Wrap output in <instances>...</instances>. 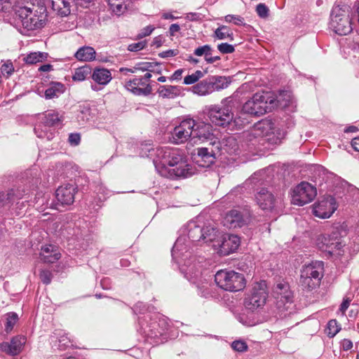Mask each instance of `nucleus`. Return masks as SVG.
I'll return each instance as SVG.
<instances>
[{"label": "nucleus", "mask_w": 359, "mask_h": 359, "mask_svg": "<svg viewBox=\"0 0 359 359\" xmlns=\"http://www.w3.org/2000/svg\"><path fill=\"white\" fill-rule=\"evenodd\" d=\"M316 194V189L313 186L302 182L292 189L291 201L294 205L302 206L312 201Z\"/></svg>", "instance_id": "obj_8"}, {"label": "nucleus", "mask_w": 359, "mask_h": 359, "mask_svg": "<svg viewBox=\"0 0 359 359\" xmlns=\"http://www.w3.org/2000/svg\"><path fill=\"white\" fill-rule=\"evenodd\" d=\"M313 215L320 219L330 218L337 209V203L334 197L327 196L313 205Z\"/></svg>", "instance_id": "obj_11"}, {"label": "nucleus", "mask_w": 359, "mask_h": 359, "mask_svg": "<svg viewBox=\"0 0 359 359\" xmlns=\"http://www.w3.org/2000/svg\"><path fill=\"white\" fill-rule=\"evenodd\" d=\"M271 130V122L263 120L255 124L251 133L255 137H260L267 135Z\"/></svg>", "instance_id": "obj_27"}, {"label": "nucleus", "mask_w": 359, "mask_h": 359, "mask_svg": "<svg viewBox=\"0 0 359 359\" xmlns=\"http://www.w3.org/2000/svg\"><path fill=\"white\" fill-rule=\"evenodd\" d=\"M192 91L194 93L201 96L213 93L212 86L209 81V77L194 86Z\"/></svg>", "instance_id": "obj_26"}, {"label": "nucleus", "mask_w": 359, "mask_h": 359, "mask_svg": "<svg viewBox=\"0 0 359 359\" xmlns=\"http://www.w3.org/2000/svg\"><path fill=\"white\" fill-rule=\"evenodd\" d=\"M154 29H155L154 27H153L151 25L145 27L138 34V37L143 38V37L150 35L152 33V32L154 30Z\"/></svg>", "instance_id": "obj_52"}, {"label": "nucleus", "mask_w": 359, "mask_h": 359, "mask_svg": "<svg viewBox=\"0 0 359 359\" xmlns=\"http://www.w3.org/2000/svg\"><path fill=\"white\" fill-rule=\"evenodd\" d=\"M154 67V63L151 62H140L135 66V70H141L142 72H153L152 68Z\"/></svg>", "instance_id": "obj_47"}, {"label": "nucleus", "mask_w": 359, "mask_h": 359, "mask_svg": "<svg viewBox=\"0 0 359 359\" xmlns=\"http://www.w3.org/2000/svg\"><path fill=\"white\" fill-rule=\"evenodd\" d=\"M183 73L182 69H179L176 70L172 75L170 76V80L175 81V80H180L182 77V74Z\"/></svg>", "instance_id": "obj_59"}, {"label": "nucleus", "mask_w": 359, "mask_h": 359, "mask_svg": "<svg viewBox=\"0 0 359 359\" xmlns=\"http://www.w3.org/2000/svg\"><path fill=\"white\" fill-rule=\"evenodd\" d=\"M224 21L227 23H233L238 26L245 25V19L242 16L237 15H226L224 16Z\"/></svg>", "instance_id": "obj_39"}, {"label": "nucleus", "mask_w": 359, "mask_h": 359, "mask_svg": "<svg viewBox=\"0 0 359 359\" xmlns=\"http://www.w3.org/2000/svg\"><path fill=\"white\" fill-rule=\"evenodd\" d=\"M152 74L147 72L143 76L136 77L129 80L125 84V88L137 95H148L151 93L150 79Z\"/></svg>", "instance_id": "obj_9"}, {"label": "nucleus", "mask_w": 359, "mask_h": 359, "mask_svg": "<svg viewBox=\"0 0 359 359\" xmlns=\"http://www.w3.org/2000/svg\"><path fill=\"white\" fill-rule=\"evenodd\" d=\"M231 348L238 352H245L248 350V346L243 340H235L231 343Z\"/></svg>", "instance_id": "obj_44"}, {"label": "nucleus", "mask_w": 359, "mask_h": 359, "mask_svg": "<svg viewBox=\"0 0 359 359\" xmlns=\"http://www.w3.org/2000/svg\"><path fill=\"white\" fill-rule=\"evenodd\" d=\"M273 294L280 306L292 302V294L287 283H278L274 287Z\"/></svg>", "instance_id": "obj_18"}, {"label": "nucleus", "mask_w": 359, "mask_h": 359, "mask_svg": "<svg viewBox=\"0 0 359 359\" xmlns=\"http://www.w3.org/2000/svg\"><path fill=\"white\" fill-rule=\"evenodd\" d=\"M13 190L9 191L7 194L0 192V201L5 203L9 201L13 198Z\"/></svg>", "instance_id": "obj_54"}, {"label": "nucleus", "mask_w": 359, "mask_h": 359, "mask_svg": "<svg viewBox=\"0 0 359 359\" xmlns=\"http://www.w3.org/2000/svg\"><path fill=\"white\" fill-rule=\"evenodd\" d=\"M108 4L114 13L117 15L123 14L126 8V0H107Z\"/></svg>", "instance_id": "obj_32"}, {"label": "nucleus", "mask_w": 359, "mask_h": 359, "mask_svg": "<svg viewBox=\"0 0 359 359\" xmlns=\"http://www.w3.org/2000/svg\"><path fill=\"white\" fill-rule=\"evenodd\" d=\"M194 126L195 121L192 118H187L181 121L172 133V142L178 144L187 142L189 139L192 140V132Z\"/></svg>", "instance_id": "obj_12"}, {"label": "nucleus", "mask_w": 359, "mask_h": 359, "mask_svg": "<svg viewBox=\"0 0 359 359\" xmlns=\"http://www.w3.org/2000/svg\"><path fill=\"white\" fill-rule=\"evenodd\" d=\"M341 348L344 351H348L353 348V342L348 339H344L341 342Z\"/></svg>", "instance_id": "obj_57"}, {"label": "nucleus", "mask_w": 359, "mask_h": 359, "mask_svg": "<svg viewBox=\"0 0 359 359\" xmlns=\"http://www.w3.org/2000/svg\"><path fill=\"white\" fill-rule=\"evenodd\" d=\"M276 108L275 95L269 92L257 93L245 102L243 111L254 116H261Z\"/></svg>", "instance_id": "obj_2"}, {"label": "nucleus", "mask_w": 359, "mask_h": 359, "mask_svg": "<svg viewBox=\"0 0 359 359\" xmlns=\"http://www.w3.org/2000/svg\"><path fill=\"white\" fill-rule=\"evenodd\" d=\"M18 320V316L15 313H8L7 314L6 318V331L7 332L11 331L13 328V326L17 323Z\"/></svg>", "instance_id": "obj_41"}, {"label": "nucleus", "mask_w": 359, "mask_h": 359, "mask_svg": "<svg viewBox=\"0 0 359 359\" xmlns=\"http://www.w3.org/2000/svg\"><path fill=\"white\" fill-rule=\"evenodd\" d=\"M276 108L278 107H286L292 102V95L289 91H283L280 93L278 96H276Z\"/></svg>", "instance_id": "obj_34"}, {"label": "nucleus", "mask_w": 359, "mask_h": 359, "mask_svg": "<svg viewBox=\"0 0 359 359\" xmlns=\"http://www.w3.org/2000/svg\"><path fill=\"white\" fill-rule=\"evenodd\" d=\"M59 346L61 349L65 348L66 347L71 345V341L67 337L62 336L59 339Z\"/></svg>", "instance_id": "obj_56"}, {"label": "nucleus", "mask_w": 359, "mask_h": 359, "mask_svg": "<svg viewBox=\"0 0 359 359\" xmlns=\"http://www.w3.org/2000/svg\"><path fill=\"white\" fill-rule=\"evenodd\" d=\"M158 173L168 178H180L191 176L194 173L184 155L177 149L159 148L154 160Z\"/></svg>", "instance_id": "obj_1"}, {"label": "nucleus", "mask_w": 359, "mask_h": 359, "mask_svg": "<svg viewBox=\"0 0 359 359\" xmlns=\"http://www.w3.org/2000/svg\"><path fill=\"white\" fill-rule=\"evenodd\" d=\"M334 233L332 235H321L318 238L317 245L320 249L329 252L330 245H331L333 240Z\"/></svg>", "instance_id": "obj_36"}, {"label": "nucleus", "mask_w": 359, "mask_h": 359, "mask_svg": "<svg viewBox=\"0 0 359 359\" xmlns=\"http://www.w3.org/2000/svg\"><path fill=\"white\" fill-rule=\"evenodd\" d=\"M13 72L14 67L13 63L10 61L6 62L1 67V72L6 78L9 77Z\"/></svg>", "instance_id": "obj_43"}, {"label": "nucleus", "mask_w": 359, "mask_h": 359, "mask_svg": "<svg viewBox=\"0 0 359 359\" xmlns=\"http://www.w3.org/2000/svg\"><path fill=\"white\" fill-rule=\"evenodd\" d=\"M95 50L90 46L81 47L75 53L76 58L83 62L94 60L95 59Z\"/></svg>", "instance_id": "obj_25"}, {"label": "nucleus", "mask_w": 359, "mask_h": 359, "mask_svg": "<svg viewBox=\"0 0 359 359\" xmlns=\"http://www.w3.org/2000/svg\"><path fill=\"white\" fill-rule=\"evenodd\" d=\"M217 49L220 53L223 54L232 53L235 50L233 46L227 43H222L218 44Z\"/></svg>", "instance_id": "obj_48"}, {"label": "nucleus", "mask_w": 359, "mask_h": 359, "mask_svg": "<svg viewBox=\"0 0 359 359\" xmlns=\"http://www.w3.org/2000/svg\"><path fill=\"white\" fill-rule=\"evenodd\" d=\"M256 12L257 15L262 18H266L269 15V8L262 3L257 4L256 6Z\"/></svg>", "instance_id": "obj_45"}, {"label": "nucleus", "mask_w": 359, "mask_h": 359, "mask_svg": "<svg viewBox=\"0 0 359 359\" xmlns=\"http://www.w3.org/2000/svg\"><path fill=\"white\" fill-rule=\"evenodd\" d=\"M323 262L316 261L306 265L301 271L300 285L304 290L311 291L318 287L323 277Z\"/></svg>", "instance_id": "obj_4"}, {"label": "nucleus", "mask_w": 359, "mask_h": 359, "mask_svg": "<svg viewBox=\"0 0 359 359\" xmlns=\"http://www.w3.org/2000/svg\"><path fill=\"white\" fill-rule=\"evenodd\" d=\"M120 72L127 74L128 73H135L136 71L135 70V67L133 69L122 67L120 69Z\"/></svg>", "instance_id": "obj_64"}, {"label": "nucleus", "mask_w": 359, "mask_h": 359, "mask_svg": "<svg viewBox=\"0 0 359 359\" xmlns=\"http://www.w3.org/2000/svg\"><path fill=\"white\" fill-rule=\"evenodd\" d=\"M91 74V68L89 65H84L75 69L72 76L74 81H83Z\"/></svg>", "instance_id": "obj_33"}, {"label": "nucleus", "mask_w": 359, "mask_h": 359, "mask_svg": "<svg viewBox=\"0 0 359 359\" xmlns=\"http://www.w3.org/2000/svg\"><path fill=\"white\" fill-rule=\"evenodd\" d=\"M212 133L211 132V126L210 124L204 122H196L192 132V140L196 142L199 140L203 142L210 139Z\"/></svg>", "instance_id": "obj_19"}, {"label": "nucleus", "mask_w": 359, "mask_h": 359, "mask_svg": "<svg viewBox=\"0 0 359 359\" xmlns=\"http://www.w3.org/2000/svg\"><path fill=\"white\" fill-rule=\"evenodd\" d=\"M92 79L98 85L106 86L112 79L111 72L105 68L94 69L92 75Z\"/></svg>", "instance_id": "obj_21"}, {"label": "nucleus", "mask_w": 359, "mask_h": 359, "mask_svg": "<svg viewBox=\"0 0 359 359\" xmlns=\"http://www.w3.org/2000/svg\"><path fill=\"white\" fill-rule=\"evenodd\" d=\"M351 146L355 151L359 152V137H355L351 141Z\"/></svg>", "instance_id": "obj_61"}, {"label": "nucleus", "mask_w": 359, "mask_h": 359, "mask_svg": "<svg viewBox=\"0 0 359 359\" xmlns=\"http://www.w3.org/2000/svg\"><path fill=\"white\" fill-rule=\"evenodd\" d=\"M22 25L29 30L35 29L43 27V21L36 16H29L26 15L22 20Z\"/></svg>", "instance_id": "obj_29"}, {"label": "nucleus", "mask_w": 359, "mask_h": 359, "mask_svg": "<svg viewBox=\"0 0 359 359\" xmlns=\"http://www.w3.org/2000/svg\"><path fill=\"white\" fill-rule=\"evenodd\" d=\"M180 29L178 24H172L169 28V32L170 36H175L177 32Z\"/></svg>", "instance_id": "obj_60"}, {"label": "nucleus", "mask_w": 359, "mask_h": 359, "mask_svg": "<svg viewBox=\"0 0 359 359\" xmlns=\"http://www.w3.org/2000/svg\"><path fill=\"white\" fill-rule=\"evenodd\" d=\"M240 238L236 235L224 234L221 240L216 241L213 246L218 250V253L226 256L235 252L240 245Z\"/></svg>", "instance_id": "obj_14"}, {"label": "nucleus", "mask_w": 359, "mask_h": 359, "mask_svg": "<svg viewBox=\"0 0 359 359\" xmlns=\"http://www.w3.org/2000/svg\"><path fill=\"white\" fill-rule=\"evenodd\" d=\"M256 200L259 208L264 210L272 212L281 205V198H276L272 193L266 189L262 188L256 195Z\"/></svg>", "instance_id": "obj_13"}, {"label": "nucleus", "mask_w": 359, "mask_h": 359, "mask_svg": "<svg viewBox=\"0 0 359 359\" xmlns=\"http://www.w3.org/2000/svg\"><path fill=\"white\" fill-rule=\"evenodd\" d=\"M341 330L336 320H330L327 323V334L330 337H334Z\"/></svg>", "instance_id": "obj_37"}, {"label": "nucleus", "mask_w": 359, "mask_h": 359, "mask_svg": "<svg viewBox=\"0 0 359 359\" xmlns=\"http://www.w3.org/2000/svg\"><path fill=\"white\" fill-rule=\"evenodd\" d=\"M215 280L220 288L231 292L241 291L246 286L244 275L233 270L218 271L215 276Z\"/></svg>", "instance_id": "obj_3"}, {"label": "nucleus", "mask_w": 359, "mask_h": 359, "mask_svg": "<svg viewBox=\"0 0 359 359\" xmlns=\"http://www.w3.org/2000/svg\"><path fill=\"white\" fill-rule=\"evenodd\" d=\"M209 81L212 86L213 92L226 88L229 84L227 78L222 76H209Z\"/></svg>", "instance_id": "obj_31"}, {"label": "nucleus", "mask_w": 359, "mask_h": 359, "mask_svg": "<svg viewBox=\"0 0 359 359\" xmlns=\"http://www.w3.org/2000/svg\"><path fill=\"white\" fill-rule=\"evenodd\" d=\"M179 51L176 49L175 50H165V51H163L162 53H161L159 54V56L163 57V58H165V57H173V56H175L178 54Z\"/></svg>", "instance_id": "obj_55"}, {"label": "nucleus", "mask_w": 359, "mask_h": 359, "mask_svg": "<svg viewBox=\"0 0 359 359\" xmlns=\"http://www.w3.org/2000/svg\"><path fill=\"white\" fill-rule=\"evenodd\" d=\"M66 90L65 86L56 81H52L46 84V99L57 98L62 95Z\"/></svg>", "instance_id": "obj_22"}, {"label": "nucleus", "mask_w": 359, "mask_h": 359, "mask_svg": "<svg viewBox=\"0 0 359 359\" xmlns=\"http://www.w3.org/2000/svg\"><path fill=\"white\" fill-rule=\"evenodd\" d=\"M330 28L339 35H346L351 32L352 27L348 9L334 6L330 15Z\"/></svg>", "instance_id": "obj_6"}, {"label": "nucleus", "mask_w": 359, "mask_h": 359, "mask_svg": "<svg viewBox=\"0 0 359 359\" xmlns=\"http://www.w3.org/2000/svg\"><path fill=\"white\" fill-rule=\"evenodd\" d=\"M160 97L163 98H174L180 95V90L175 86H161L157 90Z\"/></svg>", "instance_id": "obj_28"}, {"label": "nucleus", "mask_w": 359, "mask_h": 359, "mask_svg": "<svg viewBox=\"0 0 359 359\" xmlns=\"http://www.w3.org/2000/svg\"><path fill=\"white\" fill-rule=\"evenodd\" d=\"M213 37L218 40L228 39L232 41L233 40V34L229 27L221 25L215 30Z\"/></svg>", "instance_id": "obj_30"}, {"label": "nucleus", "mask_w": 359, "mask_h": 359, "mask_svg": "<svg viewBox=\"0 0 359 359\" xmlns=\"http://www.w3.org/2000/svg\"><path fill=\"white\" fill-rule=\"evenodd\" d=\"M268 298V288L265 280L255 283L245 294L244 306L250 311L262 309Z\"/></svg>", "instance_id": "obj_5"}, {"label": "nucleus", "mask_w": 359, "mask_h": 359, "mask_svg": "<svg viewBox=\"0 0 359 359\" xmlns=\"http://www.w3.org/2000/svg\"><path fill=\"white\" fill-rule=\"evenodd\" d=\"M68 142L72 146H77L81 142V135L78 133H70L68 137Z\"/></svg>", "instance_id": "obj_50"}, {"label": "nucleus", "mask_w": 359, "mask_h": 359, "mask_svg": "<svg viewBox=\"0 0 359 359\" xmlns=\"http://www.w3.org/2000/svg\"><path fill=\"white\" fill-rule=\"evenodd\" d=\"M226 102V100H224L221 104L210 105L207 109L209 119L216 126L225 127L233 119V114L231 108L225 104Z\"/></svg>", "instance_id": "obj_7"}, {"label": "nucleus", "mask_w": 359, "mask_h": 359, "mask_svg": "<svg viewBox=\"0 0 359 359\" xmlns=\"http://www.w3.org/2000/svg\"><path fill=\"white\" fill-rule=\"evenodd\" d=\"M216 232L213 228L206 227L205 229H201L200 226L194 224V227L189 229L188 236L192 241L203 240L205 242L208 243L215 241Z\"/></svg>", "instance_id": "obj_16"}, {"label": "nucleus", "mask_w": 359, "mask_h": 359, "mask_svg": "<svg viewBox=\"0 0 359 359\" xmlns=\"http://www.w3.org/2000/svg\"><path fill=\"white\" fill-rule=\"evenodd\" d=\"M351 299L348 298L344 299L339 307V311L342 315H344L347 309L350 305Z\"/></svg>", "instance_id": "obj_58"}, {"label": "nucleus", "mask_w": 359, "mask_h": 359, "mask_svg": "<svg viewBox=\"0 0 359 359\" xmlns=\"http://www.w3.org/2000/svg\"><path fill=\"white\" fill-rule=\"evenodd\" d=\"M46 263H53L60 258V252H59L58 248L55 245H49L48 246H46Z\"/></svg>", "instance_id": "obj_35"}, {"label": "nucleus", "mask_w": 359, "mask_h": 359, "mask_svg": "<svg viewBox=\"0 0 359 359\" xmlns=\"http://www.w3.org/2000/svg\"><path fill=\"white\" fill-rule=\"evenodd\" d=\"M181 244H182V239H177L173 246L172 254H175L177 251H180L181 250V248H180Z\"/></svg>", "instance_id": "obj_62"}, {"label": "nucleus", "mask_w": 359, "mask_h": 359, "mask_svg": "<svg viewBox=\"0 0 359 359\" xmlns=\"http://www.w3.org/2000/svg\"><path fill=\"white\" fill-rule=\"evenodd\" d=\"M64 120V114L62 112L50 110L46 114V127H61Z\"/></svg>", "instance_id": "obj_24"}, {"label": "nucleus", "mask_w": 359, "mask_h": 359, "mask_svg": "<svg viewBox=\"0 0 359 359\" xmlns=\"http://www.w3.org/2000/svg\"><path fill=\"white\" fill-rule=\"evenodd\" d=\"M39 118H40L41 121L35 124L34 130L38 137L43 138L45 135V131L43 130L44 124L43 122V116H41Z\"/></svg>", "instance_id": "obj_46"}, {"label": "nucleus", "mask_w": 359, "mask_h": 359, "mask_svg": "<svg viewBox=\"0 0 359 359\" xmlns=\"http://www.w3.org/2000/svg\"><path fill=\"white\" fill-rule=\"evenodd\" d=\"M25 343L26 338L24 336H16L11 339L10 343L0 344V350L8 355H16L21 352Z\"/></svg>", "instance_id": "obj_17"}, {"label": "nucleus", "mask_w": 359, "mask_h": 359, "mask_svg": "<svg viewBox=\"0 0 359 359\" xmlns=\"http://www.w3.org/2000/svg\"><path fill=\"white\" fill-rule=\"evenodd\" d=\"M145 46L146 43L144 41H139L130 44L128 47V50L133 52H137L142 50Z\"/></svg>", "instance_id": "obj_51"}, {"label": "nucleus", "mask_w": 359, "mask_h": 359, "mask_svg": "<svg viewBox=\"0 0 359 359\" xmlns=\"http://www.w3.org/2000/svg\"><path fill=\"white\" fill-rule=\"evenodd\" d=\"M224 225L229 229L241 227L244 224L242 214L237 210L227 212L223 220Z\"/></svg>", "instance_id": "obj_20"}, {"label": "nucleus", "mask_w": 359, "mask_h": 359, "mask_svg": "<svg viewBox=\"0 0 359 359\" xmlns=\"http://www.w3.org/2000/svg\"><path fill=\"white\" fill-rule=\"evenodd\" d=\"M43 58V53L40 52H34L29 54L25 58V61L27 64H36L42 61Z\"/></svg>", "instance_id": "obj_40"}, {"label": "nucleus", "mask_w": 359, "mask_h": 359, "mask_svg": "<svg viewBox=\"0 0 359 359\" xmlns=\"http://www.w3.org/2000/svg\"><path fill=\"white\" fill-rule=\"evenodd\" d=\"M198 155L202 159H204L205 162L208 164H211L213 163V156L210 154L208 149L207 148H199L198 149Z\"/></svg>", "instance_id": "obj_42"}, {"label": "nucleus", "mask_w": 359, "mask_h": 359, "mask_svg": "<svg viewBox=\"0 0 359 359\" xmlns=\"http://www.w3.org/2000/svg\"><path fill=\"white\" fill-rule=\"evenodd\" d=\"M162 18L165 20H168V19L174 20V19L177 18V17H175L172 13H163Z\"/></svg>", "instance_id": "obj_63"}, {"label": "nucleus", "mask_w": 359, "mask_h": 359, "mask_svg": "<svg viewBox=\"0 0 359 359\" xmlns=\"http://www.w3.org/2000/svg\"><path fill=\"white\" fill-rule=\"evenodd\" d=\"M212 50V47L210 45H204L199 46L194 50V55L198 57L207 55V52Z\"/></svg>", "instance_id": "obj_49"}, {"label": "nucleus", "mask_w": 359, "mask_h": 359, "mask_svg": "<svg viewBox=\"0 0 359 359\" xmlns=\"http://www.w3.org/2000/svg\"><path fill=\"white\" fill-rule=\"evenodd\" d=\"M205 60L208 64H212L220 60L219 56H212V50L207 52V55L204 57Z\"/></svg>", "instance_id": "obj_53"}, {"label": "nucleus", "mask_w": 359, "mask_h": 359, "mask_svg": "<svg viewBox=\"0 0 359 359\" xmlns=\"http://www.w3.org/2000/svg\"><path fill=\"white\" fill-rule=\"evenodd\" d=\"M359 251V235L355 236L348 244H346L341 238H338L336 233H334L333 240L330 245L329 253L342 255L345 252L349 254L355 253Z\"/></svg>", "instance_id": "obj_10"}, {"label": "nucleus", "mask_w": 359, "mask_h": 359, "mask_svg": "<svg viewBox=\"0 0 359 359\" xmlns=\"http://www.w3.org/2000/svg\"><path fill=\"white\" fill-rule=\"evenodd\" d=\"M203 76L204 74L201 70H197L194 74L186 76L184 79L183 83L186 85H191L195 83Z\"/></svg>", "instance_id": "obj_38"}, {"label": "nucleus", "mask_w": 359, "mask_h": 359, "mask_svg": "<svg viewBox=\"0 0 359 359\" xmlns=\"http://www.w3.org/2000/svg\"><path fill=\"white\" fill-rule=\"evenodd\" d=\"M52 9L59 15L67 16L71 12L69 0H48Z\"/></svg>", "instance_id": "obj_23"}, {"label": "nucleus", "mask_w": 359, "mask_h": 359, "mask_svg": "<svg viewBox=\"0 0 359 359\" xmlns=\"http://www.w3.org/2000/svg\"><path fill=\"white\" fill-rule=\"evenodd\" d=\"M77 187L72 184H62L55 191V196L62 205H71L74 201Z\"/></svg>", "instance_id": "obj_15"}]
</instances>
